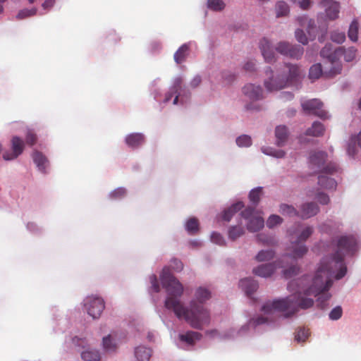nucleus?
Returning <instances> with one entry per match:
<instances>
[{
	"label": "nucleus",
	"instance_id": "obj_26",
	"mask_svg": "<svg viewBox=\"0 0 361 361\" xmlns=\"http://www.w3.org/2000/svg\"><path fill=\"white\" fill-rule=\"evenodd\" d=\"M202 335L196 331H188L185 334L180 335V339L188 344H193L196 341L201 338Z\"/></svg>",
	"mask_w": 361,
	"mask_h": 361
},
{
	"label": "nucleus",
	"instance_id": "obj_32",
	"mask_svg": "<svg viewBox=\"0 0 361 361\" xmlns=\"http://www.w3.org/2000/svg\"><path fill=\"white\" fill-rule=\"evenodd\" d=\"M358 23L357 20H353L350 25L348 30V37L353 42H356L358 39Z\"/></svg>",
	"mask_w": 361,
	"mask_h": 361
},
{
	"label": "nucleus",
	"instance_id": "obj_31",
	"mask_svg": "<svg viewBox=\"0 0 361 361\" xmlns=\"http://www.w3.org/2000/svg\"><path fill=\"white\" fill-rule=\"evenodd\" d=\"M275 252L272 250H261L256 256L258 262L269 261L274 258Z\"/></svg>",
	"mask_w": 361,
	"mask_h": 361
},
{
	"label": "nucleus",
	"instance_id": "obj_2",
	"mask_svg": "<svg viewBox=\"0 0 361 361\" xmlns=\"http://www.w3.org/2000/svg\"><path fill=\"white\" fill-rule=\"evenodd\" d=\"M160 279L162 286L168 294L165 300V307L167 309L173 310L178 318L184 319L195 329H201L204 324L209 322V312L202 305L192 300L190 302V309H188L178 298L183 294V287L172 275L169 268L163 269Z\"/></svg>",
	"mask_w": 361,
	"mask_h": 361
},
{
	"label": "nucleus",
	"instance_id": "obj_41",
	"mask_svg": "<svg viewBox=\"0 0 361 361\" xmlns=\"http://www.w3.org/2000/svg\"><path fill=\"white\" fill-rule=\"evenodd\" d=\"M300 267L298 265H292L283 271V275L286 279L291 278L299 273Z\"/></svg>",
	"mask_w": 361,
	"mask_h": 361
},
{
	"label": "nucleus",
	"instance_id": "obj_37",
	"mask_svg": "<svg viewBox=\"0 0 361 361\" xmlns=\"http://www.w3.org/2000/svg\"><path fill=\"white\" fill-rule=\"evenodd\" d=\"M207 7L215 11H220L225 7V3L222 0H208Z\"/></svg>",
	"mask_w": 361,
	"mask_h": 361
},
{
	"label": "nucleus",
	"instance_id": "obj_55",
	"mask_svg": "<svg viewBox=\"0 0 361 361\" xmlns=\"http://www.w3.org/2000/svg\"><path fill=\"white\" fill-rule=\"evenodd\" d=\"M149 279L154 291L156 293L159 292L160 287L157 276L155 275H152L150 276Z\"/></svg>",
	"mask_w": 361,
	"mask_h": 361
},
{
	"label": "nucleus",
	"instance_id": "obj_35",
	"mask_svg": "<svg viewBox=\"0 0 361 361\" xmlns=\"http://www.w3.org/2000/svg\"><path fill=\"white\" fill-rule=\"evenodd\" d=\"M244 234V229L243 227L236 226H232L228 231V237L231 240H235Z\"/></svg>",
	"mask_w": 361,
	"mask_h": 361
},
{
	"label": "nucleus",
	"instance_id": "obj_8",
	"mask_svg": "<svg viewBox=\"0 0 361 361\" xmlns=\"http://www.w3.org/2000/svg\"><path fill=\"white\" fill-rule=\"evenodd\" d=\"M275 50L286 56L298 59L303 55V48L300 46L292 45L287 42H280L275 47Z\"/></svg>",
	"mask_w": 361,
	"mask_h": 361
},
{
	"label": "nucleus",
	"instance_id": "obj_27",
	"mask_svg": "<svg viewBox=\"0 0 361 361\" xmlns=\"http://www.w3.org/2000/svg\"><path fill=\"white\" fill-rule=\"evenodd\" d=\"M325 133L324 125L318 121L312 123V127L308 128L305 135H321Z\"/></svg>",
	"mask_w": 361,
	"mask_h": 361
},
{
	"label": "nucleus",
	"instance_id": "obj_45",
	"mask_svg": "<svg viewBox=\"0 0 361 361\" xmlns=\"http://www.w3.org/2000/svg\"><path fill=\"white\" fill-rule=\"evenodd\" d=\"M331 39L338 44L343 43L345 39V35L343 32L335 31L331 33Z\"/></svg>",
	"mask_w": 361,
	"mask_h": 361
},
{
	"label": "nucleus",
	"instance_id": "obj_59",
	"mask_svg": "<svg viewBox=\"0 0 361 361\" xmlns=\"http://www.w3.org/2000/svg\"><path fill=\"white\" fill-rule=\"evenodd\" d=\"M341 71V66L339 64H338V63H336L334 65V66L329 72V75H336L338 73H340Z\"/></svg>",
	"mask_w": 361,
	"mask_h": 361
},
{
	"label": "nucleus",
	"instance_id": "obj_40",
	"mask_svg": "<svg viewBox=\"0 0 361 361\" xmlns=\"http://www.w3.org/2000/svg\"><path fill=\"white\" fill-rule=\"evenodd\" d=\"M309 334V329L299 328L295 333V339L298 342H304L307 338Z\"/></svg>",
	"mask_w": 361,
	"mask_h": 361
},
{
	"label": "nucleus",
	"instance_id": "obj_25",
	"mask_svg": "<svg viewBox=\"0 0 361 361\" xmlns=\"http://www.w3.org/2000/svg\"><path fill=\"white\" fill-rule=\"evenodd\" d=\"M357 147H361V137H350L347 146V152L350 156L356 153Z\"/></svg>",
	"mask_w": 361,
	"mask_h": 361
},
{
	"label": "nucleus",
	"instance_id": "obj_21",
	"mask_svg": "<svg viewBox=\"0 0 361 361\" xmlns=\"http://www.w3.org/2000/svg\"><path fill=\"white\" fill-rule=\"evenodd\" d=\"M341 49H338L333 51L331 44L326 45L320 52V54L324 58H327L332 65H334V60L336 55H340Z\"/></svg>",
	"mask_w": 361,
	"mask_h": 361
},
{
	"label": "nucleus",
	"instance_id": "obj_62",
	"mask_svg": "<svg viewBox=\"0 0 361 361\" xmlns=\"http://www.w3.org/2000/svg\"><path fill=\"white\" fill-rule=\"evenodd\" d=\"M307 29H308L309 35L311 36L312 30L314 29V20H310L308 21Z\"/></svg>",
	"mask_w": 361,
	"mask_h": 361
},
{
	"label": "nucleus",
	"instance_id": "obj_14",
	"mask_svg": "<svg viewBox=\"0 0 361 361\" xmlns=\"http://www.w3.org/2000/svg\"><path fill=\"white\" fill-rule=\"evenodd\" d=\"M321 4L325 8L326 16L329 20H334L338 17L340 4L338 1L323 0Z\"/></svg>",
	"mask_w": 361,
	"mask_h": 361
},
{
	"label": "nucleus",
	"instance_id": "obj_10",
	"mask_svg": "<svg viewBox=\"0 0 361 361\" xmlns=\"http://www.w3.org/2000/svg\"><path fill=\"white\" fill-rule=\"evenodd\" d=\"M241 216L244 219H249L247 228L250 232H256L264 227V219L260 216H256L253 208H246L241 212Z\"/></svg>",
	"mask_w": 361,
	"mask_h": 361
},
{
	"label": "nucleus",
	"instance_id": "obj_24",
	"mask_svg": "<svg viewBox=\"0 0 361 361\" xmlns=\"http://www.w3.org/2000/svg\"><path fill=\"white\" fill-rule=\"evenodd\" d=\"M189 46L188 44H183L174 54V60L177 63L183 62L188 55Z\"/></svg>",
	"mask_w": 361,
	"mask_h": 361
},
{
	"label": "nucleus",
	"instance_id": "obj_64",
	"mask_svg": "<svg viewBox=\"0 0 361 361\" xmlns=\"http://www.w3.org/2000/svg\"><path fill=\"white\" fill-rule=\"evenodd\" d=\"M278 137V140H277L278 145L283 146V143L287 140L288 137L283 136V137Z\"/></svg>",
	"mask_w": 361,
	"mask_h": 361
},
{
	"label": "nucleus",
	"instance_id": "obj_28",
	"mask_svg": "<svg viewBox=\"0 0 361 361\" xmlns=\"http://www.w3.org/2000/svg\"><path fill=\"white\" fill-rule=\"evenodd\" d=\"M81 357L85 361H99L100 354L98 350L87 349L81 353Z\"/></svg>",
	"mask_w": 361,
	"mask_h": 361
},
{
	"label": "nucleus",
	"instance_id": "obj_43",
	"mask_svg": "<svg viewBox=\"0 0 361 361\" xmlns=\"http://www.w3.org/2000/svg\"><path fill=\"white\" fill-rule=\"evenodd\" d=\"M341 49H342L341 53L342 52L343 54L344 59L346 61H352L355 58L357 50L354 47H350L345 50L342 48Z\"/></svg>",
	"mask_w": 361,
	"mask_h": 361
},
{
	"label": "nucleus",
	"instance_id": "obj_16",
	"mask_svg": "<svg viewBox=\"0 0 361 361\" xmlns=\"http://www.w3.org/2000/svg\"><path fill=\"white\" fill-rule=\"evenodd\" d=\"M32 157L38 170L42 173H46L47 172V169L49 166V162L47 158L42 152L38 151L34 152Z\"/></svg>",
	"mask_w": 361,
	"mask_h": 361
},
{
	"label": "nucleus",
	"instance_id": "obj_47",
	"mask_svg": "<svg viewBox=\"0 0 361 361\" xmlns=\"http://www.w3.org/2000/svg\"><path fill=\"white\" fill-rule=\"evenodd\" d=\"M236 143L239 147H249L252 144L251 137H237Z\"/></svg>",
	"mask_w": 361,
	"mask_h": 361
},
{
	"label": "nucleus",
	"instance_id": "obj_52",
	"mask_svg": "<svg viewBox=\"0 0 361 361\" xmlns=\"http://www.w3.org/2000/svg\"><path fill=\"white\" fill-rule=\"evenodd\" d=\"M243 68L245 71L252 73L256 69V62L255 60H249L244 64Z\"/></svg>",
	"mask_w": 361,
	"mask_h": 361
},
{
	"label": "nucleus",
	"instance_id": "obj_4",
	"mask_svg": "<svg viewBox=\"0 0 361 361\" xmlns=\"http://www.w3.org/2000/svg\"><path fill=\"white\" fill-rule=\"evenodd\" d=\"M183 82V78L182 76H178L173 79V85L165 97L164 101L165 103L169 102L173 96H175L173 101V104H177L179 100L180 103H183L182 92H185L186 88L195 89L202 82V78L199 75L194 76L190 81L187 87H184L183 89L182 87Z\"/></svg>",
	"mask_w": 361,
	"mask_h": 361
},
{
	"label": "nucleus",
	"instance_id": "obj_57",
	"mask_svg": "<svg viewBox=\"0 0 361 361\" xmlns=\"http://www.w3.org/2000/svg\"><path fill=\"white\" fill-rule=\"evenodd\" d=\"M257 238L259 241H262L263 243L267 245H272L274 243L273 239L265 238L264 234H259L257 235Z\"/></svg>",
	"mask_w": 361,
	"mask_h": 361
},
{
	"label": "nucleus",
	"instance_id": "obj_6",
	"mask_svg": "<svg viewBox=\"0 0 361 361\" xmlns=\"http://www.w3.org/2000/svg\"><path fill=\"white\" fill-rule=\"evenodd\" d=\"M327 154L326 152H313L310 156V162L312 165L317 166L318 169H322V173L326 174H333L338 171V167L336 163L330 162L324 166L326 161Z\"/></svg>",
	"mask_w": 361,
	"mask_h": 361
},
{
	"label": "nucleus",
	"instance_id": "obj_22",
	"mask_svg": "<svg viewBox=\"0 0 361 361\" xmlns=\"http://www.w3.org/2000/svg\"><path fill=\"white\" fill-rule=\"evenodd\" d=\"M290 8L286 2L284 1H279L275 5V12L277 18L287 16L289 13Z\"/></svg>",
	"mask_w": 361,
	"mask_h": 361
},
{
	"label": "nucleus",
	"instance_id": "obj_50",
	"mask_svg": "<svg viewBox=\"0 0 361 361\" xmlns=\"http://www.w3.org/2000/svg\"><path fill=\"white\" fill-rule=\"evenodd\" d=\"M72 341L75 345L81 347L82 348H85L87 346V341L86 338H84L74 337L73 338Z\"/></svg>",
	"mask_w": 361,
	"mask_h": 361
},
{
	"label": "nucleus",
	"instance_id": "obj_51",
	"mask_svg": "<svg viewBox=\"0 0 361 361\" xmlns=\"http://www.w3.org/2000/svg\"><path fill=\"white\" fill-rule=\"evenodd\" d=\"M290 131L284 125L278 126L275 129V135H288Z\"/></svg>",
	"mask_w": 361,
	"mask_h": 361
},
{
	"label": "nucleus",
	"instance_id": "obj_44",
	"mask_svg": "<svg viewBox=\"0 0 361 361\" xmlns=\"http://www.w3.org/2000/svg\"><path fill=\"white\" fill-rule=\"evenodd\" d=\"M37 10L35 8L31 9H23L18 12L16 18L21 20L27 17L32 16L36 14Z\"/></svg>",
	"mask_w": 361,
	"mask_h": 361
},
{
	"label": "nucleus",
	"instance_id": "obj_1",
	"mask_svg": "<svg viewBox=\"0 0 361 361\" xmlns=\"http://www.w3.org/2000/svg\"><path fill=\"white\" fill-rule=\"evenodd\" d=\"M357 250V240L353 235H342L337 240V250L329 258L322 260L313 278L305 276L290 281L288 290L293 293L289 296L267 302L262 311L267 316H258L250 320V324L257 326L266 324L272 319L269 315L275 312H285L286 317L295 314L300 309L306 310L313 306L314 300L311 296L319 295L317 302L321 309L327 307V301L331 295L327 290L332 285L331 277L335 274L336 279H342L347 272L344 264L345 255H353Z\"/></svg>",
	"mask_w": 361,
	"mask_h": 361
},
{
	"label": "nucleus",
	"instance_id": "obj_53",
	"mask_svg": "<svg viewBox=\"0 0 361 361\" xmlns=\"http://www.w3.org/2000/svg\"><path fill=\"white\" fill-rule=\"evenodd\" d=\"M126 194V190L124 188H119L116 189L114 191H113L111 193V196L112 198L117 199V198H121L124 197Z\"/></svg>",
	"mask_w": 361,
	"mask_h": 361
},
{
	"label": "nucleus",
	"instance_id": "obj_13",
	"mask_svg": "<svg viewBox=\"0 0 361 361\" xmlns=\"http://www.w3.org/2000/svg\"><path fill=\"white\" fill-rule=\"evenodd\" d=\"M243 93L252 101H257L264 98V92L259 85L253 83L246 84L243 87Z\"/></svg>",
	"mask_w": 361,
	"mask_h": 361
},
{
	"label": "nucleus",
	"instance_id": "obj_61",
	"mask_svg": "<svg viewBox=\"0 0 361 361\" xmlns=\"http://www.w3.org/2000/svg\"><path fill=\"white\" fill-rule=\"evenodd\" d=\"M172 262L174 264L173 267V269H175L176 271L182 270L183 265L180 261L178 259H173Z\"/></svg>",
	"mask_w": 361,
	"mask_h": 361
},
{
	"label": "nucleus",
	"instance_id": "obj_48",
	"mask_svg": "<svg viewBox=\"0 0 361 361\" xmlns=\"http://www.w3.org/2000/svg\"><path fill=\"white\" fill-rule=\"evenodd\" d=\"M295 38L296 39L302 44H306L308 42V39L306 37L305 34L302 30L298 29L295 32Z\"/></svg>",
	"mask_w": 361,
	"mask_h": 361
},
{
	"label": "nucleus",
	"instance_id": "obj_54",
	"mask_svg": "<svg viewBox=\"0 0 361 361\" xmlns=\"http://www.w3.org/2000/svg\"><path fill=\"white\" fill-rule=\"evenodd\" d=\"M316 198L317 199L318 202L322 204H327L329 202V196L324 192H318L316 196Z\"/></svg>",
	"mask_w": 361,
	"mask_h": 361
},
{
	"label": "nucleus",
	"instance_id": "obj_39",
	"mask_svg": "<svg viewBox=\"0 0 361 361\" xmlns=\"http://www.w3.org/2000/svg\"><path fill=\"white\" fill-rule=\"evenodd\" d=\"M103 347L107 352H114L116 350V345L113 342L110 335L104 337Z\"/></svg>",
	"mask_w": 361,
	"mask_h": 361
},
{
	"label": "nucleus",
	"instance_id": "obj_63",
	"mask_svg": "<svg viewBox=\"0 0 361 361\" xmlns=\"http://www.w3.org/2000/svg\"><path fill=\"white\" fill-rule=\"evenodd\" d=\"M26 142L30 146L34 145L37 142V137H27Z\"/></svg>",
	"mask_w": 361,
	"mask_h": 361
},
{
	"label": "nucleus",
	"instance_id": "obj_17",
	"mask_svg": "<svg viewBox=\"0 0 361 361\" xmlns=\"http://www.w3.org/2000/svg\"><path fill=\"white\" fill-rule=\"evenodd\" d=\"M276 269V263H269L258 266L253 269V273L261 277H269L270 276Z\"/></svg>",
	"mask_w": 361,
	"mask_h": 361
},
{
	"label": "nucleus",
	"instance_id": "obj_49",
	"mask_svg": "<svg viewBox=\"0 0 361 361\" xmlns=\"http://www.w3.org/2000/svg\"><path fill=\"white\" fill-rule=\"evenodd\" d=\"M211 240L213 243L219 245H223L225 243L224 239L221 235L216 232L212 233L211 235Z\"/></svg>",
	"mask_w": 361,
	"mask_h": 361
},
{
	"label": "nucleus",
	"instance_id": "obj_29",
	"mask_svg": "<svg viewBox=\"0 0 361 361\" xmlns=\"http://www.w3.org/2000/svg\"><path fill=\"white\" fill-rule=\"evenodd\" d=\"M279 212L281 214L288 216H300L299 212L293 206L286 204L280 205Z\"/></svg>",
	"mask_w": 361,
	"mask_h": 361
},
{
	"label": "nucleus",
	"instance_id": "obj_23",
	"mask_svg": "<svg viewBox=\"0 0 361 361\" xmlns=\"http://www.w3.org/2000/svg\"><path fill=\"white\" fill-rule=\"evenodd\" d=\"M135 355L138 361H149L151 357V350L143 346H139L135 348Z\"/></svg>",
	"mask_w": 361,
	"mask_h": 361
},
{
	"label": "nucleus",
	"instance_id": "obj_56",
	"mask_svg": "<svg viewBox=\"0 0 361 361\" xmlns=\"http://www.w3.org/2000/svg\"><path fill=\"white\" fill-rule=\"evenodd\" d=\"M298 4L302 9L307 10L310 8L312 2L311 0H300Z\"/></svg>",
	"mask_w": 361,
	"mask_h": 361
},
{
	"label": "nucleus",
	"instance_id": "obj_18",
	"mask_svg": "<svg viewBox=\"0 0 361 361\" xmlns=\"http://www.w3.org/2000/svg\"><path fill=\"white\" fill-rule=\"evenodd\" d=\"M240 286L245 291L246 295L250 297L251 295L257 290L258 283L255 280L247 278L240 281Z\"/></svg>",
	"mask_w": 361,
	"mask_h": 361
},
{
	"label": "nucleus",
	"instance_id": "obj_20",
	"mask_svg": "<svg viewBox=\"0 0 361 361\" xmlns=\"http://www.w3.org/2000/svg\"><path fill=\"white\" fill-rule=\"evenodd\" d=\"M318 184L321 186V188L327 190L335 189L337 185L336 181L334 179L329 178L324 174L319 176Z\"/></svg>",
	"mask_w": 361,
	"mask_h": 361
},
{
	"label": "nucleus",
	"instance_id": "obj_42",
	"mask_svg": "<svg viewBox=\"0 0 361 361\" xmlns=\"http://www.w3.org/2000/svg\"><path fill=\"white\" fill-rule=\"evenodd\" d=\"M283 222V219L279 215L272 214L271 215L267 221V226L271 228L274 226L281 224Z\"/></svg>",
	"mask_w": 361,
	"mask_h": 361
},
{
	"label": "nucleus",
	"instance_id": "obj_36",
	"mask_svg": "<svg viewBox=\"0 0 361 361\" xmlns=\"http://www.w3.org/2000/svg\"><path fill=\"white\" fill-rule=\"evenodd\" d=\"M144 137H126V144L132 147L135 148L144 143Z\"/></svg>",
	"mask_w": 361,
	"mask_h": 361
},
{
	"label": "nucleus",
	"instance_id": "obj_58",
	"mask_svg": "<svg viewBox=\"0 0 361 361\" xmlns=\"http://www.w3.org/2000/svg\"><path fill=\"white\" fill-rule=\"evenodd\" d=\"M281 99L283 101L291 100L293 98V94L290 92H281Z\"/></svg>",
	"mask_w": 361,
	"mask_h": 361
},
{
	"label": "nucleus",
	"instance_id": "obj_15",
	"mask_svg": "<svg viewBox=\"0 0 361 361\" xmlns=\"http://www.w3.org/2000/svg\"><path fill=\"white\" fill-rule=\"evenodd\" d=\"M319 211L318 205L314 202H308L303 204L300 207L299 212L302 219H309L315 216Z\"/></svg>",
	"mask_w": 361,
	"mask_h": 361
},
{
	"label": "nucleus",
	"instance_id": "obj_33",
	"mask_svg": "<svg viewBox=\"0 0 361 361\" xmlns=\"http://www.w3.org/2000/svg\"><path fill=\"white\" fill-rule=\"evenodd\" d=\"M322 68L320 63L312 65L310 68L309 77L312 80L318 79L322 74Z\"/></svg>",
	"mask_w": 361,
	"mask_h": 361
},
{
	"label": "nucleus",
	"instance_id": "obj_30",
	"mask_svg": "<svg viewBox=\"0 0 361 361\" xmlns=\"http://www.w3.org/2000/svg\"><path fill=\"white\" fill-rule=\"evenodd\" d=\"M185 229L190 234H195L199 231V221L197 218H190L185 224Z\"/></svg>",
	"mask_w": 361,
	"mask_h": 361
},
{
	"label": "nucleus",
	"instance_id": "obj_5",
	"mask_svg": "<svg viewBox=\"0 0 361 361\" xmlns=\"http://www.w3.org/2000/svg\"><path fill=\"white\" fill-rule=\"evenodd\" d=\"M313 233V228L311 226L305 227L299 234L297 240L292 242V255L291 257L295 259L302 258L307 252V247L300 243L305 241ZM290 256H284L283 259H286Z\"/></svg>",
	"mask_w": 361,
	"mask_h": 361
},
{
	"label": "nucleus",
	"instance_id": "obj_9",
	"mask_svg": "<svg viewBox=\"0 0 361 361\" xmlns=\"http://www.w3.org/2000/svg\"><path fill=\"white\" fill-rule=\"evenodd\" d=\"M301 106L302 110L307 114H314L324 119L329 117L328 113L322 109L323 104L317 99L302 101Z\"/></svg>",
	"mask_w": 361,
	"mask_h": 361
},
{
	"label": "nucleus",
	"instance_id": "obj_38",
	"mask_svg": "<svg viewBox=\"0 0 361 361\" xmlns=\"http://www.w3.org/2000/svg\"><path fill=\"white\" fill-rule=\"evenodd\" d=\"M195 296L200 302H203L210 298L211 293L207 289L200 287L196 290Z\"/></svg>",
	"mask_w": 361,
	"mask_h": 361
},
{
	"label": "nucleus",
	"instance_id": "obj_3",
	"mask_svg": "<svg viewBox=\"0 0 361 361\" xmlns=\"http://www.w3.org/2000/svg\"><path fill=\"white\" fill-rule=\"evenodd\" d=\"M264 86L267 92L279 91L300 82L305 72L299 66L285 63L274 72L270 67L265 70Z\"/></svg>",
	"mask_w": 361,
	"mask_h": 361
},
{
	"label": "nucleus",
	"instance_id": "obj_12",
	"mask_svg": "<svg viewBox=\"0 0 361 361\" xmlns=\"http://www.w3.org/2000/svg\"><path fill=\"white\" fill-rule=\"evenodd\" d=\"M259 47L265 62L271 63L276 61L277 57L274 51L275 48H274L268 39H262L259 42Z\"/></svg>",
	"mask_w": 361,
	"mask_h": 361
},
{
	"label": "nucleus",
	"instance_id": "obj_19",
	"mask_svg": "<svg viewBox=\"0 0 361 361\" xmlns=\"http://www.w3.org/2000/svg\"><path fill=\"white\" fill-rule=\"evenodd\" d=\"M244 204L242 202H236L232 204L229 208L225 209L223 212L222 219L226 221H229L232 216L240 209H243Z\"/></svg>",
	"mask_w": 361,
	"mask_h": 361
},
{
	"label": "nucleus",
	"instance_id": "obj_11",
	"mask_svg": "<svg viewBox=\"0 0 361 361\" xmlns=\"http://www.w3.org/2000/svg\"><path fill=\"white\" fill-rule=\"evenodd\" d=\"M25 147L24 141L20 137H13L11 140V152L6 151L3 154V158L6 161L16 159L20 155Z\"/></svg>",
	"mask_w": 361,
	"mask_h": 361
},
{
	"label": "nucleus",
	"instance_id": "obj_34",
	"mask_svg": "<svg viewBox=\"0 0 361 361\" xmlns=\"http://www.w3.org/2000/svg\"><path fill=\"white\" fill-rule=\"evenodd\" d=\"M262 195V188L257 187L252 189L249 194V199L254 204H257Z\"/></svg>",
	"mask_w": 361,
	"mask_h": 361
},
{
	"label": "nucleus",
	"instance_id": "obj_7",
	"mask_svg": "<svg viewBox=\"0 0 361 361\" xmlns=\"http://www.w3.org/2000/svg\"><path fill=\"white\" fill-rule=\"evenodd\" d=\"M84 302L88 314L93 319L99 318L105 307L104 300L98 296L90 295L87 296Z\"/></svg>",
	"mask_w": 361,
	"mask_h": 361
},
{
	"label": "nucleus",
	"instance_id": "obj_46",
	"mask_svg": "<svg viewBox=\"0 0 361 361\" xmlns=\"http://www.w3.org/2000/svg\"><path fill=\"white\" fill-rule=\"evenodd\" d=\"M342 314L343 310L341 307L337 306L330 312L329 318L331 320H338L342 317Z\"/></svg>",
	"mask_w": 361,
	"mask_h": 361
},
{
	"label": "nucleus",
	"instance_id": "obj_60",
	"mask_svg": "<svg viewBox=\"0 0 361 361\" xmlns=\"http://www.w3.org/2000/svg\"><path fill=\"white\" fill-rule=\"evenodd\" d=\"M54 0H47L45 1L43 4H42V8L44 9V10H49V8H51L54 4Z\"/></svg>",
	"mask_w": 361,
	"mask_h": 361
}]
</instances>
